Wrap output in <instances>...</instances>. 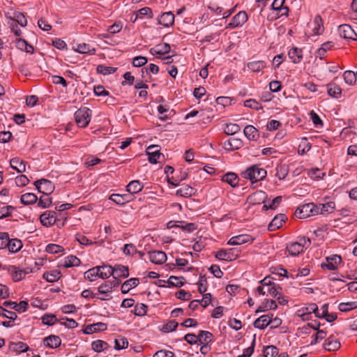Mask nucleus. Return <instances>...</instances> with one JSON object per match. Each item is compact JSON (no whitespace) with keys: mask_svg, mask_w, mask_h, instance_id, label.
Wrapping results in <instances>:
<instances>
[{"mask_svg":"<svg viewBox=\"0 0 357 357\" xmlns=\"http://www.w3.org/2000/svg\"><path fill=\"white\" fill-rule=\"evenodd\" d=\"M41 320L43 324L47 326H52L57 321L56 317L52 314H45Z\"/></svg>","mask_w":357,"mask_h":357,"instance_id":"8fccbe9b","label":"nucleus"},{"mask_svg":"<svg viewBox=\"0 0 357 357\" xmlns=\"http://www.w3.org/2000/svg\"><path fill=\"white\" fill-rule=\"evenodd\" d=\"M114 286H112V283L110 281H107L99 286L98 292L100 294H106L109 292H111Z\"/></svg>","mask_w":357,"mask_h":357,"instance_id":"bf43d9fd","label":"nucleus"},{"mask_svg":"<svg viewBox=\"0 0 357 357\" xmlns=\"http://www.w3.org/2000/svg\"><path fill=\"white\" fill-rule=\"evenodd\" d=\"M21 202L24 205H30L35 204L37 200V196L33 193H25L21 196Z\"/></svg>","mask_w":357,"mask_h":357,"instance_id":"58836bf2","label":"nucleus"},{"mask_svg":"<svg viewBox=\"0 0 357 357\" xmlns=\"http://www.w3.org/2000/svg\"><path fill=\"white\" fill-rule=\"evenodd\" d=\"M196 193V190L188 185H183L179 189L176 190V195L183 197H189Z\"/></svg>","mask_w":357,"mask_h":357,"instance_id":"aec40b11","label":"nucleus"},{"mask_svg":"<svg viewBox=\"0 0 357 357\" xmlns=\"http://www.w3.org/2000/svg\"><path fill=\"white\" fill-rule=\"evenodd\" d=\"M107 329V325L102 322H98L86 326L84 330L86 334H91L98 331H103Z\"/></svg>","mask_w":357,"mask_h":357,"instance_id":"6ab92c4d","label":"nucleus"},{"mask_svg":"<svg viewBox=\"0 0 357 357\" xmlns=\"http://www.w3.org/2000/svg\"><path fill=\"white\" fill-rule=\"evenodd\" d=\"M335 204L333 202H328L326 204H320L317 205V208H319L318 214H324L326 213H331L333 211L335 208Z\"/></svg>","mask_w":357,"mask_h":357,"instance_id":"7c9ffc66","label":"nucleus"},{"mask_svg":"<svg viewBox=\"0 0 357 357\" xmlns=\"http://www.w3.org/2000/svg\"><path fill=\"white\" fill-rule=\"evenodd\" d=\"M116 68L111 66H105L102 65H99L97 67V72L104 75L114 73L116 71Z\"/></svg>","mask_w":357,"mask_h":357,"instance_id":"864d4df0","label":"nucleus"},{"mask_svg":"<svg viewBox=\"0 0 357 357\" xmlns=\"http://www.w3.org/2000/svg\"><path fill=\"white\" fill-rule=\"evenodd\" d=\"M56 213L55 211H47L40 216L41 224L45 227H50L56 222Z\"/></svg>","mask_w":357,"mask_h":357,"instance_id":"423d86ee","label":"nucleus"},{"mask_svg":"<svg viewBox=\"0 0 357 357\" xmlns=\"http://www.w3.org/2000/svg\"><path fill=\"white\" fill-rule=\"evenodd\" d=\"M356 307L357 305L356 304V302L341 303L338 306V308L341 312H348Z\"/></svg>","mask_w":357,"mask_h":357,"instance_id":"052dcab7","label":"nucleus"},{"mask_svg":"<svg viewBox=\"0 0 357 357\" xmlns=\"http://www.w3.org/2000/svg\"><path fill=\"white\" fill-rule=\"evenodd\" d=\"M75 50L81 54H93L96 52V49L91 47V45L86 43L78 44Z\"/></svg>","mask_w":357,"mask_h":357,"instance_id":"79ce46f5","label":"nucleus"},{"mask_svg":"<svg viewBox=\"0 0 357 357\" xmlns=\"http://www.w3.org/2000/svg\"><path fill=\"white\" fill-rule=\"evenodd\" d=\"M243 141L237 138H230L224 142L223 147L228 151L238 150L243 146Z\"/></svg>","mask_w":357,"mask_h":357,"instance_id":"4468645a","label":"nucleus"},{"mask_svg":"<svg viewBox=\"0 0 357 357\" xmlns=\"http://www.w3.org/2000/svg\"><path fill=\"white\" fill-rule=\"evenodd\" d=\"M266 199L267 195L266 192L261 190H258L249 195L247 198V202L252 205L261 204L264 203Z\"/></svg>","mask_w":357,"mask_h":357,"instance_id":"0eeeda50","label":"nucleus"},{"mask_svg":"<svg viewBox=\"0 0 357 357\" xmlns=\"http://www.w3.org/2000/svg\"><path fill=\"white\" fill-rule=\"evenodd\" d=\"M328 88V94L333 97L337 98L340 96L342 93V89L341 88L335 84V83H330L327 85Z\"/></svg>","mask_w":357,"mask_h":357,"instance_id":"c9c22d12","label":"nucleus"},{"mask_svg":"<svg viewBox=\"0 0 357 357\" xmlns=\"http://www.w3.org/2000/svg\"><path fill=\"white\" fill-rule=\"evenodd\" d=\"M222 181L223 182H226L229 184L231 187H236L238 183V177L237 175L232 172H229L225 174L222 178Z\"/></svg>","mask_w":357,"mask_h":357,"instance_id":"c756f323","label":"nucleus"},{"mask_svg":"<svg viewBox=\"0 0 357 357\" xmlns=\"http://www.w3.org/2000/svg\"><path fill=\"white\" fill-rule=\"evenodd\" d=\"M91 113L87 107L80 108L75 113V119L79 127L84 128L88 126L91 120Z\"/></svg>","mask_w":357,"mask_h":357,"instance_id":"7ed1b4c3","label":"nucleus"},{"mask_svg":"<svg viewBox=\"0 0 357 357\" xmlns=\"http://www.w3.org/2000/svg\"><path fill=\"white\" fill-rule=\"evenodd\" d=\"M144 188V185L138 180L130 181L126 186V190L131 193L135 194L140 192Z\"/></svg>","mask_w":357,"mask_h":357,"instance_id":"cd10ccee","label":"nucleus"},{"mask_svg":"<svg viewBox=\"0 0 357 357\" xmlns=\"http://www.w3.org/2000/svg\"><path fill=\"white\" fill-rule=\"evenodd\" d=\"M239 255V251L237 249L231 248L229 250H220L215 253V257L220 260L232 261L236 259Z\"/></svg>","mask_w":357,"mask_h":357,"instance_id":"39448f33","label":"nucleus"},{"mask_svg":"<svg viewBox=\"0 0 357 357\" xmlns=\"http://www.w3.org/2000/svg\"><path fill=\"white\" fill-rule=\"evenodd\" d=\"M143 16H147L149 18H151L152 17L151 9L149 7H144V8L139 9L136 14L135 20L139 17H142Z\"/></svg>","mask_w":357,"mask_h":357,"instance_id":"69168bd1","label":"nucleus"},{"mask_svg":"<svg viewBox=\"0 0 357 357\" xmlns=\"http://www.w3.org/2000/svg\"><path fill=\"white\" fill-rule=\"evenodd\" d=\"M22 247V243L20 240L17 238L10 239L7 248L11 252H17Z\"/></svg>","mask_w":357,"mask_h":357,"instance_id":"ea45409f","label":"nucleus"},{"mask_svg":"<svg viewBox=\"0 0 357 357\" xmlns=\"http://www.w3.org/2000/svg\"><path fill=\"white\" fill-rule=\"evenodd\" d=\"M101 268L98 266L93 267L84 273V278L89 280V281H93L94 277H98V271H100Z\"/></svg>","mask_w":357,"mask_h":357,"instance_id":"603ef678","label":"nucleus"},{"mask_svg":"<svg viewBox=\"0 0 357 357\" xmlns=\"http://www.w3.org/2000/svg\"><path fill=\"white\" fill-rule=\"evenodd\" d=\"M178 324L175 320H170L162 326V331L165 333L174 331L177 328Z\"/></svg>","mask_w":357,"mask_h":357,"instance_id":"13d9d810","label":"nucleus"},{"mask_svg":"<svg viewBox=\"0 0 357 357\" xmlns=\"http://www.w3.org/2000/svg\"><path fill=\"white\" fill-rule=\"evenodd\" d=\"M111 273H113L114 278H128L129 276L128 267L121 264H116L112 267Z\"/></svg>","mask_w":357,"mask_h":357,"instance_id":"f8f14e48","label":"nucleus"},{"mask_svg":"<svg viewBox=\"0 0 357 357\" xmlns=\"http://www.w3.org/2000/svg\"><path fill=\"white\" fill-rule=\"evenodd\" d=\"M34 185L38 192L43 193L45 196H48L54 190V185L49 180L41 178L34 182Z\"/></svg>","mask_w":357,"mask_h":357,"instance_id":"20e7f679","label":"nucleus"},{"mask_svg":"<svg viewBox=\"0 0 357 357\" xmlns=\"http://www.w3.org/2000/svg\"><path fill=\"white\" fill-rule=\"evenodd\" d=\"M251 239L250 236L247 234L238 235L231 238L228 242V245H238L248 243Z\"/></svg>","mask_w":357,"mask_h":357,"instance_id":"5701e85b","label":"nucleus"},{"mask_svg":"<svg viewBox=\"0 0 357 357\" xmlns=\"http://www.w3.org/2000/svg\"><path fill=\"white\" fill-rule=\"evenodd\" d=\"M244 106L254 109L255 110H259L262 109V106L254 99L247 100L244 102Z\"/></svg>","mask_w":357,"mask_h":357,"instance_id":"338daca9","label":"nucleus"},{"mask_svg":"<svg viewBox=\"0 0 357 357\" xmlns=\"http://www.w3.org/2000/svg\"><path fill=\"white\" fill-rule=\"evenodd\" d=\"M139 282V279L136 278H132L125 281L121 285V292L123 294L128 293L132 288L137 287Z\"/></svg>","mask_w":357,"mask_h":357,"instance_id":"393cba45","label":"nucleus"},{"mask_svg":"<svg viewBox=\"0 0 357 357\" xmlns=\"http://www.w3.org/2000/svg\"><path fill=\"white\" fill-rule=\"evenodd\" d=\"M80 263V259L77 258L76 256L69 255L65 258L63 266L66 268L78 266H79Z\"/></svg>","mask_w":357,"mask_h":357,"instance_id":"4c0bfd02","label":"nucleus"},{"mask_svg":"<svg viewBox=\"0 0 357 357\" xmlns=\"http://www.w3.org/2000/svg\"><path fill=\"white\" fill-rule=\"evenodd\" d=\"M109 347V346L107 344V342H106L103 340H98L93 341L91 343L92 349L97 353L103 351L107 349Z\"/></svg>","mask_w":357,"mask_h":357,"instance_id":"f704fd0d","label":"nucleus"},{"mask_svg":"<svg viewBox=\"0 0 357 357\" xmlns=\"http://www.w3.org/2000/svg\"><path fill=\"white\" fill-rule=\"evenodd\" d=\"M314 24V27L313 28V32L316 35H319L324 30L323 20L319 15L315 16Z\"/></svg>","mask_w":357,"mask_h":357,"instance_id":"37998d69","label":"nucleus"},{"mask_svg":"<svg viewBox=\"0 0 357 357\" xmlns=\"http://www.w3.org/2000/svg\"><path fill=\"white\" fill-rule=\"evenodd\" d=\"M212 333L206 331H200L198 334V344H208L212 340Z\"/></svg>","mask_w":357,"mask_h":357,"instance_id":"e433bc0d","label":"nucleus"},{"mask_svg":"<svg viewBox=\"0 0 357 357\" xmlns=\"http://www.w3.org/2000/svg\"><path fill=\"white\" fill-rule=\"evenodd\" d=\"M278 354V349L273 345L268 346L264 351V357H275Z\"/></svg>","mask_w":357,"mask_h":357,"instance_id":"4d7b16f0","label":"nucleus"},{"mask_svg":"<svg viewBox=\"0 0 357 357\" xmlns=\"http://www.w3.org/2000/svg\"><path fill=\"white\" fill-rule=\"evenodd\" d=\"M270 315H262L254 321V326L259 329H264L270 324Z\"/></svg>","mask_w":357,"mask_h":357,"instance_id":"bb28decb","label":"nucleus"},{"mask_svg":"<svg viewBox=\"0 0 357 357\" xmlns=\"http://www.w3.org/2000/svg\"><path fill=\"white\" fill-rule=\"evenodd\" d=\"M10 270L13 271V272L12 273V277H13V280L15 282H19L25 278L24 272L22 271V270L17 271L15 266H11L10 268H8V271H10Z\"/></svg>","mask_w":357,"mask_h":357,"instance_id":"5fc2aeb1","label":"nucleus"},{"mask_svg":"<svg viewBox=\"0 0 357 357\" xmlns=\"http://www.w3.org/2000/svg\"><path fill=\"white\" fill-rule=\"evenodd\" d=\"M243 176L253 183L262 180L266 176V171L259 165H253L243 172Z\"/></svg>","mask_w":357,"mask_h":357,"instance_id":"f257e3e1","label":"nucleus"},{"mask_svg":"<svg viewBox=\"0 0 357 357\" xmlns=\"http://www.w3.org/2000/svg\"><path fill=\"white\" fill-rule=\"evenodd\" d=\"M288 55L289 59L294 63H300L303 59L302 50L297 47L291 49L288 52Z\"/></svg>","mask_w":357,"mask_h":357,"instance_id":"a878e982","label":"nucleus"},{"mask_svg":"<svg viewBox=\"0 0 357 357\" xmlns=\"http://www.w3.org/2000/svg\"><path fill=\"white\" fill-rule=\"evenodd\" d=\"M197 284L198 291L200 294H204L207 291V278L205 275H200Z\"/></svg>","mask_w":357,"mask_h":357,"instance_id":"3c124183","label":"nucleus"},{"mask_svg":"<svg viewBox=\"0 0 357 357\" xmlns=\"http://www.w3.org/2000/svg\"><path fill=\"white\" fill-rule=\"evenodd\" d=\"M343 78L345 82L350 85L354 84L356 81V75L351 70L345 71L343 74Z\"/></svg>","mask_w":357,"mask_h":357,"instance_id":"6e6d98bb","label":"nucleus"},{"mask_svg":"<svg viewBox=\"0 0 357 357\" xmlns=\"http://www.w3.org/2000/svg\"><path fill=\"white\" fill-rule=\"evenodd\" d=\"M184 280L183 277H176V276H170L169 280H167V283L169 286L181 287L184 284V282L182 281Z\"/></svg>","mask_w":357,"mask_h":357,"instance_id":"09e8293b","label":"nucleus"},{"mask_svg":"<svg viewBox=\"0 0 357 357\" xmlns=\"http://www.w3.org/2000/svg\"><path fill=\"white\" fill-rule=\"evenodd\" d=\"M289 172L288 167L286 165H280L276 168V176L280 180H283L287 176Z\"/></svg>","mask_w":357,"mask_h":357,"instance_id":"de8ad7c7","label":"nucleus"},{"mask_svg":"<svg viewBox=\"0 0 357 357\" xmlns=\"http://www.w3.org/2000/svg\"><path fill=\"white\" fill-rule=\"evenodd\" d=\"M100 268L101 270L98 271V277L102 279L108 278L111 275L113 276V273H111V271H112V267L109 265H103L101 266H98Z\"/></svg>","mask_w":357,"mask_h":357,"instance_id":"c03bdc74","label":"nucleus"},{"mask_svg":"<svg viewBox=\"0 0 357 357\" xmlns=\"http://www.w3.org/2000/svg\"><path fill=\"white\" fill-rule=\"evenodd\" d=\"M109 199L115 202L119 205H123L126 203L130 202V197L128 195H119V194H112L109 197Z\"/></svg>","mask_w":357,"mask_h":357,"instance_id":"72a5a7b5","label":"nucleus"},{"mask_svg":"<svg viewBox=\"0 0 357 357\" xmlns=\"http://www.w3.org/2000/svg\"><path fill=\"white\" fill-rule=\"evenodd\" d=\"M10 167L15 169L18 173H22L26 170L24 161L19 158H13L10 161Z\"/></svg>","mask_w":357,"mask_h":357,"instance_id":"b1692460","label":"nucleus"},{"mask_svg":"<svg viewBox=\"0 0 357 357\" xmlns=\"http://www.w3.org/2000/svg\"><path fill=\"white\" fill-rule=\"evenodd\" d=\"M243 133L249 140L256 141L259 137L258 130L251 125L245 127Z\"/></svg>","mask_w":357,"mask_h":357,"instance_id":"a211bd4d","label":"nucleus"},{"mask_svg":"<svg viewBox=\"0 0 357 357\" xmlns=\"http://www.w3.org/2000/svg\"><path fill=\"white\" fill-rule=\"evenodd\" d=\"M174 15L172 12L162 13L158 18V23L165 27H168L174 24Z\"/></svg>","mask_w":357,"mask_h":357,"instance_id":"f3484780","label":"nucleus"},{"mask_svg":"<svg viewBox=\"0 0 357 357\" xmlns=\"http://www.w3.org/2000/svg\"><path fill=\"white\" fill-rule=\"evenodd\" d=\"M9 349L13 351L24 353L27 351L29 349V347L26 343L23 342H11L9 344Z\"/></svg>","mask_w":357,"mask_h":357,"instance_id":"c85d7f7f","label":"nucleus"},{"mask_svg":"<svg viewBox=\"0 0 357 357\" xmlns=\"http://www.w3.org/2000/svg\"><path fill=\"white\" fill-rule=\"evenodd\" d=\"M286 217L284 214L280 213L277 215L268 226L269 231H275L282 227V223L285 222Z\"/></svg>","mask_w":357,"mask_h":357,"instance_id":"2eb2a0df","label":"nucleus"},{"mask_svg":"<svg viewBox=\"0 0 357 357\" xmlns=\"http://www.w3.org/2000/svg\"><path fill=\"white\" fill-rule=\"evenodd\" d=\"M45 251L52 254H57L63 251V248L56 244H48L46 246Z\"/></svg>","mask_w":357,"mask_h":357,"instance_id":"e2e57ef3","label":"nucleus"},{"mask_svg":"<svg viewBox=\"0 0 357 357\" xmlns=\"http://www.w3.org/2000/svg\"><path fill=\"white\" fill-rule=\"evenodd\" d=\"M341 261V257L335 255L331 257H326V263L321 264V267H326L328 270L334 271L337 269V265L340 264Z\"/></svg>","mask_w":357,"mask_h":357,"instance_id":"ddd939ff","label":"nucleus"},{"mask_svg":"<svg viewBox=\"0 0 357 357\" xmlns=\"http://www.w3.org/2000/svg\"><path fill=\"white\" fill-rule=\"evenodd\" d=\"M149 259L153 264H162L167 260L165 252L159 250H153L149 252Z\"/></svg>","mask_w":357,"mask_h":357,"instance_id":"9b49d317","label":"nucleus"},{"mask_svg":"<svg viewBox=\"0 0 357 357\" xmlns=\"http://www.w3.org/2000/svg\"><path fill=\"white\" fill-rule=\"evenodd\" d=\"M61 272L58 270H53L50 272L44 273L43 278L48 282H54L60 279Z\"/></svg>","mask_w":357,"mask_h":357,"instance_id":"473e14b6","label":"nucleus"},{"mask_svg":"<svg viewBox=\"0 0 357 357\" xmlns=\"http://www.w3.org/2000/svg\"><path fill=\"white\" fill-rule=\"evenodd\" d=\"M266 66L265 62L263 61H256L249 62L248 63V68L253 72H259Z\"/></svg>","mask_w":357,"mask_h":357,"instance_id":"49530a36","label":"nucleus"},{"mask_svg":"<svg viewBox=\"0 0 357 357\" xmlns=\"http://www.w3.org/2000/svg\"><path fill=\"white\" fill-rule=\"evenodd\" d=\"M52 204V198L48 197V196H42L38 202V206L39 207L45 208H48Z\"/></svg>","mask_w":357,"mask_h":357,"instance_id":"0e129e2a","label":"nucleus"},{"mask_svg":"<svg viewBox=\"0 0 357 357\" xmlns=\"http://www.w3.org/2000/svg\"><path fill=\"white\" fill-rule=\"evenodd\" d=\"M286 250L290 255L294 257L298 256L300 253L303 252L301 244L297 242H294L287 245Z\"/></svg>","mask_w":357,"mask_h":357,"instance_id":"2f4dec72","label":"nucleus"},{"mask_svg":"<svg viewBox=\"0 0 357 357\" xmlns=\"http://www.w3.org/2000/svg\"><path fill=\"white\" fill-rule=\"evenodd\" d=\"M44 344L50 348L55 349L61 345V340L57 335H51L44 339Z\"/></svg>","mask_w":357,"mask_h":357,"instance_id":"412c9836","label":"nucleus"},{"mask_svg":"<svg viewBox=\"0 0 357 357\" xmlns=\"http://www.w3.org/2000/svg\"><path fill=\"white\" fill-rule=\"evenodd\" d=\"M248 20V15L245 11H240L235 16L233 17L231 22L229 23V28H236L242 26Z\"/></svg>","mask_w":357,"mask_h":357,"instance_id":"9d476101","label":"nucleus"},{"mask_svg":"<svg viewBox=\"0 0 357 357\" xmlns=\"http://www.w3.org/2000/svg\"><path fill=\"white\" fill-rule=\"evenodd\" d=\"M147 305L143 303H137L135 306L134 313L137 316H144L146 314L147 311Z\"/></svg>","mask_w":357,"mask_h":357,"instance_id":"680f3d73","label":"nucleus"},{"mask_svg":"<svg viewBox=\"0 0 357 357\" xmlns=\"http://www.w3.org/2000/svg\"><path fill=\"white\" fill-rule=\"evenodd\" d=\"M146 154L149 155V161L152 164H156L162 154L160 153L159 146L151 145L146 149Z\"/></svg>","mask_w":357,"mask_h":357,"instance_id":"1a4fd4ad","label":"nucleus"},{"mask_svg":"<svg viewBox=\"0 0 357 357\" xmlns=\"http://www.w3.org/2000/svg\"><path fill=\"white\" fill-rule=\"evenodd\" d=\"M285 0H274L271 6L273 10L284 11L281 15H287L289 8L287 6L283 7Z\"/></svg>","mask_w":357,"mask_h":357,"instance_id":"a19ab883","label":"nucleus"},{"mask_svg":"<svg viewBox=\"0 0 357 357\" xmlns=\"http://www.w3.org/2000/svg\"><path fill=\"white\" fill-rule=\"evenodd\" d=\"M319 208L314 203H307L297 208L295 211L296 218L303 219L318 214Z\"/></svg>","mask_w":357,"mask_h":357,"instance_id":"f03ea898","label":"nucleus"},{"mask_svg":"<svg viewBox=\"0 0 357 357\" xmlns=\"http://www.w3.org/2000/svg\"><path fill=\"white\" fill-rule=\"evenodd\" d=\"M340 342L333 335L325 340L324 349L329 351H335L340 348Z\"/></svg>","mask_w":357,"mask_h":357,"instance_id":"dca6fc26","label":"nucleus"},{"mask_svg":"<svg viewBox=\"0 0 357 357\" xmlns=\"http://www.w3.org/2000/svg\"><path fill=\"white\" fill-rule=\"evenodd\" d=\"M241 130L240 126L236 123H227L225 128L224 132L227 135H232Z\"/></svg>","mask_w":357,"mask_h":357,"instance_id":"a18cd8bd","label":"nucleus"},{"mask_svg":"<svg viewBox=\"0 0 357 357\" xmlns=\"http://www.w3.org/2000/svg\"><path fill=\"white\" fill-rule=\"evenodd\" d=\"M114 348L116 350H120L128 347V342L126 338L123 337L119 340L116 339L114 341Z\"/></svg>","mask_w":357,"mask_h":357,"instance_id":"774afa93","label":"nucleus"},{"mask_svg":"<svg viewBox=\"0 0 357 357\" xmlns=\"http://www.w3.org/2000/svg\"><path fill=\"white\" fill-rule=\"evenodd\" d=\"M338 32L340 36L344 39L356 40V33L349 24H344L340 25Z\"/></svg>","mask_w":357,"mask_h":357,"instance_id":"6e6552de","label":"nucleus"},{"mask_svg":"<svg viewBox=\"0 0 357 357\" xmlns=\"http://www.w3.org/2000/svg\"><path fill=\"white\" fill-rule=\"evenodd\" d=\"M171 47L168 43L159 44L150 50L151 54L163 55L170 52Z\"/></svg>","mask_w":357,"mask_h":357,"instance_id":"4be33fe9","label":"nucleus"}]
</instances>
